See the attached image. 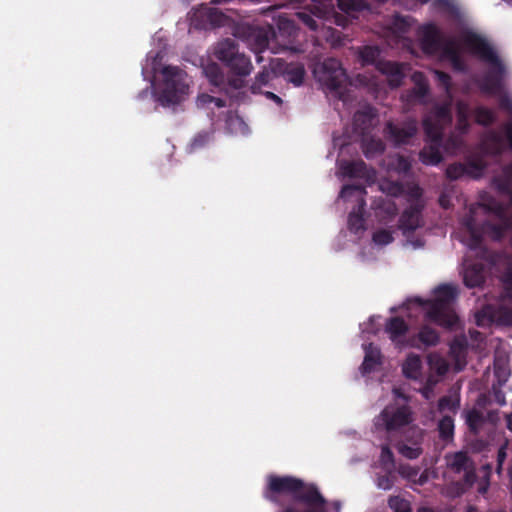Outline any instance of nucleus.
<instances>
[{
	"label": "nucleus",
	"mask_w": 512,
	"mask_h": 512,
	"mask_svg": "<svg viewBox=\"0 0 512 512\" xmlns=\"http://www.w3.org/2000/svg\"><path fill=\"white\" fill-rule=\"evenodd\" d=\"M460 40L471 54L491 65L480 82L481 90L490 95L500 94L503 89L505 66L496 51L485 38L471 30L463 31Z\"/></svg>",
	"instance_id": "obj_1"
},
{
	"label": "nucleus",
	"mask_w": 512,
	"mask_h": 512,
	"mask_svg": "<svg viewBox=\"0 0 512 512\" xmlns=\"http://www.w3.org/2000/svg\"><path fill=\"white\" fill-rule=\"evenodd\" d=\"M452 112L449 104L436 105L424 118L423 128L429 145L419 153L421 162L425 165H438L443 157L442 135L452 124Z\"/></svg>",
	"instance_id": "obj_2"
},
{
	"label": "nucleus",
	"mask_w": 512,
	"mask_h": 512,
	"mask_svg": "<svg viewBox=\"0 0 512 512\" xmlns=\"http://www.w3.org/2000/svg\"><path fill=\"white\" fill-rule=\"evenodd\" d=\"M435 298L422 300L415 298L420 306L426 307L425 319L446 329H453L459 318L453 308V302L457 297L455 287L447 284L438 286L435 291Z\"/></svg>",
	"instance_id": "obj_3"
},
{
	"label": "nucleus",
	"mask_w": 512,
	"mask_h": 512,
	"mask_svg": "<svg viewBox=\"0 0 512 512\" xmlns=\"http://www.w3.org/2000/svg\"><path fill=\"white\" fill-rule=\"evenodd\" d=\"M413 421V412L408 404H389L374 419L378 430H385L390 440L393 434L401 431Z\"/></svg>",
	"instance_id": "obj_4"
},
{
	"label": "nucleus",
	"mask_w": 512,
	"mask_h": 512,
	"mask_svg": "<svg viewBox=\"0 0 512 512\" xmlns=\"http://www.w3.org/2000/svg\"><path fill=\"white\" fill-rule=\"evenodd\" d=\"M163 86L159 95V101L164 106H170L180 102L182 95L186 94L188 85L184 80V72L176 67L167 65L162 71Z\"/></svg>",
	"instance_id": "obj_5"
},
{
	"label": "nucleus",
	"mask_w": 512,
	"mask_h": 512,
	"mask_svg": "<svg viewBox=\"0 0 512 512\" xmlns=\"http://www.w3.org/2000/svg\"><path fill=\"white\" fill-rule=\"evenodd\" d=\"M380 54L381 51L377 46H364L359 52V57L363 65H375L378 71L387 75L392 87L400 86L404 77L400 64L380 60Z\"/></svg>",
	"instance_id": "obj_6"
},
{
	"label": "nucleus",
	"mask_w": 512,
	"mask_h": 512,
	"mask_svg": "<svg viewBox=\"0 0 512 512\" xmlns=\"http://www.w3.org/2000/svg\"><path fill=\"white\" fill-rule=\"evenodd\" d=\"M366 190L361 185H344L340 191L339 197L347 200L356 197L357 209H354L348 216V228L352 233L358 234L365 230V220L363 217L366 201L364 195Z\"/></svg>",
	"instance_id": "obj_7"
},
{
	"label": "nucleus",
	"mask_w": 512,
	"mask_h": 512,
	"mask_svg": "<svg viewBox=\"0 0 512 512\" xmlns=\"http://www.w3.org/2000/svg\"><path fill=\"white\" fill-rule=\"evenodd\" d=\"M246 35V40L251 50L256 54L257 62L262 61V57L260 53L265 51L266 49H270L272 53H280L277 44H275V40L272 34H275V30L272 26L268 25L266 27H253L248 26L244 31Z\"/></svg>",
	"instance_id": "obj_8"
},
{
	"label": "nucleus",
	"mask_w": 512,
	"mask_h": 512,
	"mask_svg": "<svg viewBox=\"0 0 512 512\" xmlns=\"http://www.w3.org/2000/svg\"><path fill=\"white\" fill-rule=\"evenodd\" d=\"M314 73L330 90H339L346 82L347 76L339 60L327 58L315 67Z\"/></svg>",
	"instance_id": "obj_9"
},
{
	"label": "nucleus",
	"mask_w": 512,
	"mask_h": 512,
	"mask_svg": "<svg viewBox=\"0 0 512 512\" xmlns=\"http://www.w3.org/2000/svg\"><path fill=\"white\" fill-rule=\"evenodd\" d=\"M420 47L427 55L443 54L446 43L449 40H455L453 37L446 36L435 24L429 23L423 25L419 31Z\"/></svg>",
	"instance_id": "obj_10"
},
{
	"label": "nucleus",
	"mask_w": 512,
	"mask_h": 512,
	"mask_svg": "<svg viewBox=\"0 0 512 512\" xmlns=\"http://www.w3.org/2000/svg\"><path fill=\"white\" fill-rule=\"evenodd\" d=\"M304 488V482L293 476L271 475L268 478V485L265 497L275 503H278V495L291 494L295 497L297 492Z\"/></svg>",
	"instance_id": "obj_11"
},
{
	"label": "nucleus",
	"mask_w": 512,
	"mask_h": 512,
	"mask_svg": "<svg viewBox=\"0 0 512 512\" xmlns=\"http://www.w3.org/2000/svg\"><path fill=\"white\" fill-rule=\"evenodd\" d=\"M277 28V31H275V34H272V36L280 52L286 50L293 52L298 51L292 46L298 35V27L296 26L295 18L279 17Z\"/></svg>",
	"instance_id": "obj_12"
},
{
	"label": "nucleus",
	"mask_w": 512,
	"mask_h": 512,
	"mask_svg": "<svg viewBox=\"0 0 512 512\" xmlns=\"http://www.w3.org/2000/svg\"><path fill=\"white\" fill-rule=\"evenodd\" d=\"M224 14L216 8L206 5L193 10L190 16V26L196 30H208L222 24Z\"/></svg>",
	"instance_id": "obj_13"
},
{
	"label": "nucleus",
	"mask_w": 512,
	"mask_h": 512,
	"mask_svg": "<svg viewBox=\"0 0 512 512\" xmlns=\"http://www.w3.org/2000/svg\"><path fill=\"white\" fill-rule=\"evenodd\" d=\"M229 71L236 77L228 79V85L233 89H241L245 86L243 77L250 75L253 65L249 57L244 53H239L229 63L225 65Z\"/></svg>",
	"instance_id": "obj_14"
},
{
	"label": "nucleus",
	"mask_w": 512,
	"mask_h": 512,
	"mask_svg": "<svg viewBox=\"0 0 512 512\" xmlns=\"http://www.w3.org/2000/svg\"><path fill=\"white\" fill-rule=\"evenodd\" d=\"M385 132L395 145L407 144L417 132V123L411 120L396 125L390 121L386 124Z\"/></svg>",
	"instance_id": "obj_15"
},
{
	"label": "nucleus",
	"mask_w": 512,
	"mask_h": 512,
	"mask_svg": "<svg viewBox=\"0 0 512 512\" xmlns=\"http://www.w3.org/2000/svg\"><path fill=\"white\" fill-rule=\"evenodd\" d=\"M275 70L278 71L287 82L297 87L302 85L306 75L305 67L300 62L287 63L277 59Z\"/></svg>",
	"instance_id": "obj_16"
},
{
	"label": "nucleus",
	"mask_w": 512,
	"mask_h": 512,
	"mask_svg": "<svg viewBox=\"0 0 512 512\" xmlns=\"http://www.w3.org/2000/svg\"><path fill=\"white\" fill-rule=\"evenodd\" d=\"M447 465L455 473H465V477L469 480L474 477V465L471 458L466 452L459 451L450 456H446Z\"/></svg>",
	"instance_id": "obj_17"
},
{
	"label": "nucleus",
	"mask_w": 512,
	"mask_h": 512,
	"mask_svg": "<svg viewBox=\"0 0 512 512\" xmlns=\"http://www.w3.org/2000/svg\"><path fill=\"white\" fill-rule=\"evenodd\" d=\"M408 330V324L399 316L389 318L385 325V332L389 335L391 341L398 346H402L404 344V339Z\"/></svg>",
	"instance_id": "obj_18"
},
{
	"label": "nucleus",
	"mask_w": 512,
	"mask_h": 512,
	"mask_svg": "<svg viewBox=\"0 0 512 512\" xmlns=\"http://www.w3.org/2000/svg\"><path fill=\"white\" fill-rule=\"evenodd\" d=\"M421 208L418 205H411L405 209L399 219V227L406 232H413L420 226Z\"/></svg>",
	"instance_id": "obj_19"
},
{
	"label": "nucleus",
	"mask_w": 512,
	"mask_h": 512,
	"mask_svg": "<svg viewBox=\"0 0 512 512\" xmlns=\"http://www.w3.org/2000/svg\"><path fill=\"white\" fill-rule=\"evenodd\" d=\"M294 499L311 507L324 506L326 503V500L314 485L308 487L304 485V488L296 493Z\"/></svg>",
	"instance_id": "obj_20"
},
{
	"label": "nucleus",
	"mask_w": 512,
	"mask_h": 512,
	"mask_svg": "<svg viewBox=\"0 0 512 512\" xmlns=\"http://www.w3.org/2000/svg\"><path fill=\"white\" fill-rule=\"evenodd\" d=\"M239 53L237 44L230 38L220 41L215 49L216 58L224 65L229 63Z\"/></svg>",
	"instance_id": "obj_21"
},
{
	"label": "nucleus",
	"mask_w": 512,
	"mask_h": 512,
	"mask_svg": "<svg viewBox=\"0 0 512 512\" xmlns=\"http://www.w3.org/2000/svg\"><path fill=\"white\" fill-rule=\"evenodd\" d=\"M365 356L361 365L362 374H369L381 365V352L372 343L364 345Z\"/></svg>",
	"instance_id": "obj_22"
},
{
	"label": "nucleus",
	"mask_w": 512,
	"mask_h": 512,
	"mask_svg": "<svg viewBox=\"0 0 512 512\" xmlns=\"http://www.w3.org/2000/svg\"><path fill=\"white\" fill-rule=\"evenodd\" d=\"M442 57L449 60L455 70L460 72L466 70V64L460 54L456 40H449L446 43Z\"/></svg>",
	"instance_id": "obj_23"
},
{
	"label": "nucleus",
	"mask_w": 512,
	"mask_h": 512,
	"mask_svg": "<svg viewBox=\"0 0 512 512\" xmlns=\"http://www.w3.org/2000/svg\"><path fill=\"white\" fill-rule=\"evenodd\" d=\"M375 116V111L371 107H366L362 110L357 111L353 117V123L355 128L357 130H361V132L364 133L371 127L372 121Z\"/></svg>",
	"instance_id": "obj_24"
},
{
	"label": "nucleus",
	"mask_w": 512,
	"mask_h": 512,
	"mask_svg": "<svg viewBox=\"0 0 512 512\" xmlns=\"http://www.w3.org/2000/svg\"><path fill=\"white\" fill-rule=\"evenodd\" d=\"M340 169L345 176L362 178L366 175L367 166L363 160L342 161Z\"/></svg>",
	"instance_id": "obj_25"
},
{
	"label": "nucleus",
	"mask_w": 512,
	"mask_h": 512,
	"mask_svg": "<svg viewBox=\"0 0 512 512\" xmlns=\"http://www.w3.org/2000/svg\"><path fill=\"white\" fill-rule=\"evenodd\" d=\"M314 16L318 18L322 17V12L317 7H314V10H304L297 12L294 15L296 22H300L306 27H308L310 30L316 31L318 29V22L314 18Z\"/></svg>",
	"instance_id": "obj_26"
},
{
	"label": "nucleus",
	"mask_w": 512,
	"mask_h": 512,
	"mask_svg": "<svg viewBox=\"0 0 512 512\" xmlns=\"http://www.w3.org/2000/svg\"><path fill=\"white\" fill-rule=\"evenodd\" d=\"M204 74L207 77L210 84L215 87L221 88L226 83V77L222 69L216 63L208 64L204 68Z\"/></svg>",
	"instance_id": "obj_27"
},
{
	"label": "nucleus",
	"mask_w": 512,
	"mask_h": 512,
	"mask_svg": "<svg viewBox=\"0 0 512 512\" xmlns=\"http://www.w3.org/2000/svg\"><path fill=\"white\" fill-rule=\"evenodd\" d=\"M394 447L401 456L410 460L419 458L423 453L422 445L408 444L405 441L395 442Z\"/></svg>",
	"instance_id": "obj_28"
},
{
	"label": "nucleus",
	"mask_w": 512,
	"mask_h": 512,
	"mask_svg": "<svg viewBox=\"0 0 512 512\" xmlns=\"http://www.w3.org/2000/svg\"><path fill=\"white\" fill-rule=\"evenodd\" d=\"M401 438L398 441H405L408 444H416V445H422L423 444V438H424V431L413 425H408L401 431Z\"/></svg>",
	"instance_id": "obj_29"
},
{
	"label": "nucleus",
	"mask_w": 512,
	"mask_h": 512,
	"mask_svg": "<svg viewBox=\"0 0 512 512\" xmlns=\"http://www.w3.org/2000/svg\"><path fill=\"white\" fill-rule=\"evenodd\" d=\"M362 150L365 157L370 159L381 155L385 151V144L379 138L364 139L362 142Z\"/></svg>",
	"instance_id": "obj_30"
},
{
	"label": "nucleus",
	"mask_w": 512,
	"mask_h": 512,
	"mask_svg": "<svg viewBox=\"0 0 512 512\" xmlns=\"http://www.w3.org/2000/svg\"><path fill=\"white\" fill-rule=\"evenodd\" d=\"M421 367L422 362L420 357L416 354H410L402 366V371L405 377L416 379L420 374Z\"/></svg>",
	"instance_id": "obj_31"
},
{
	"label": "nucleus",
	"mask_w": 512,
	"mask_h": 512,
	"mask_svg": "<svg viewBox=\"0 0 512 512\" xmlns=\"http://www.w3.org/2000/svg\"><path fill=\"white\" fill-rule=\"evenodd\" d=\"M498 190L511 197L512 193V162L505 165L502 169V176L495 179Z\"/></svg>",
	"instance_id": "obj_32"
},
{
	"label": "nucleus",
	"mask_w": 512,
	"mask_h": 512,
	"mask_svg": "<svg viewBox=\"0 0 512 512\" xmlns=\"http://www.w3.org/2000/svg\"><path fill=\"white\" fill-rule=\"evenodd\" d=\"M463 135L461 131L459 133H451L447 139L444 140L442 135V147L443 149L450 154H456L459 152L464 145Z\"/></svg>",
	"instance_id": "obj_33"
},
{
	"label": "nucleus",
	"mask_w": 512,
	"mask_h": 512,
	"mask_svg": "<svg viewBox=\"0 0 512 512\" xmlns=\"http://www.w3.org/2000/svg\"><path fill=\"white\" fill-rule=\"evenodd\" d=\"M417 338L426 347L436 346L440 340L438 332L428 325L420 328Z\"/></svg>",
	"instance_id": "obj_34"
},
{
	"label": "nucleus",
	"mask_w": 512,
	"mask_h": 512,
	"mask_svg": "<svg viewBox=\"0 0 512 512\" xmlns=\"http://www.w3.org/2000/svg\"><path fill=\"white\" fill-rule=\"evenodd\" d=\"M336 5L342 12L353 15L355 12L363 11L367 8L364 0H336Z\"/></svg>",
	"instance_id": "obj_35"
},
{
	"label": "nucleus",
	"mask_w": 512,
	"mask_h": 512,
	"mask_svg": "<svg viewBox=\"0 0 512 512\" xmlns=\"http://www.w3.org/2000/svg\"><path fill=\"white\" fill-rule=\"evenodd\" d=\"M469 107L463 102L457 103V126L456 129L466 134L469 129Z\"/></svg>",
	"instance_id": "obj_36"
},
{
	"label": "nucleus",
	"mask_w": 512,
	"mask_h": 512,
	"mask_svg": "<svg viewBox=\"0 0 512 512\" xmlns=\"http://www.w3.org/2000/svg\"><path fill=\"white\" fill-rule=\"evenodd\" d=\"M474 118L482 126H490L496 120L494 111L484 106H478L474 109Z\"/></svg>",
	"instance_id": "obj_37"
},
{
	"label": "nucleus",
	"mask_w": 512,
	"mask_h": 512,
	"mask_svg": "<svg viewBox=\"0 0 512 512\" xmlns=\"http://www.w3.org/2000/svg\"><path fill=\"white\" fill-rule=\"evenodd\" d=\"M271 79H272V72L269 69H267L266 67H264L255 76V79L250 86L251 93H253V94L261 93L262 87L267 86Z\"/></svg>",
	"instance_id": "obj_38"
},
{
	"label": "nucleus",
	"mask_w": 512,
	"mask_h": 512,
	"mask_svg": "<svg viewBox=\"0 0 512 512\" xmlns=\"http://www.w3.org/2000/svg\"><path fill=\"white\" fill-rule=\"evenodd\" d=\"M439 437L442 440H449L454 434V419L451 416H443L438 423Z\"/></svg>",
	"instance_id": "obj_39"
},
{
	"label": "nucleus",
	"mask_w": 512,
	"mask_h": 512,
	"mask_svg": "<svg viewBox=\"0 0 512 512\" xmlns=\"http://www.w3.org/2000/svg\"><path fill=\"white\" fill-rule=\"evenodd\" d=\"M466 423L472 432L477 433L484 423V416L480 411L472 409L466 415Z\"/></svg>",
	"instance_id": "obj_40"
},
{
	"label": "nucleus",
	"mask_w": 512,
	"mask_h": 512,
	"mask_svg": "<svg viewBox=\"0 0 512 512\" xmlns=\"http://www.w3.org/2000/svg\"><path fill=\"white\" fill-rule=\"evenodd\" d=\"M413 80L415 82L414 94L418 98H423L428 95L429 85L424 77V75L420 72H416L413 75Z\"/></svg>",
	"instance_id": "obj_41"
},
{
	"label": "nucleus",
	"mask_w": 512,
	"mask_h": 512,
	"mask_svg": "<svg viewBox=\"0 0 512 512\" xmlns=\"http://www.w3.org/2000/svg\"><path fill=\"white\" fill-rule=\"evenodd\" d=\"M494 375L497 379L498 386H503L510 376L508 364L506 362L495 360Z\"/></svg>",
	"instance_id": "obj_42"
},
{
	"label": "nucleus",
	"mask_w": 512,
	"mask_h": 512,
	"mask_svg": "<svg viewBox=\"0 0 512 512\" xmlns=\"http://www.w3.org/2000/svg\"><path fill=\"white\" fill-rule=\"evenodd\" d=\"M388 505L394 512H412L410 502L400 496L389 497Z\"/></svg>",
	"instance_id": "obj_43"
},
{
	"label": "nucleus",
	"mask_w": 512,
	"mask_h": 512,
	"mask_svg": "<svg viewBox=\"0 0 512 512\" xmlns=\"http://www.w3.org/2000/svg\"><path fill=\"white\" fill-rule=\"evenodd\" d=\"M409 22L408 20L401 15H394L390 22V29L395 34H404L409 30Z\"/></svg>",
	"instance_id": "obj_44"
},
{
	"label": "nucleus",
	"mask_w": 512,
	"mask_h": 512,
	"mask_svg": "<svg viewBox=\"0 0 512 512\" xmlns=\"http://www.w3.org/2000/svg\"><path fill=\"white\" fill-rule=\"evenodd\" d=\"M484 279L480 271L468 269L464 275V283L469 288L480 286Z\"/></svg>",
	"instance_id": "obj_45"
},
{
	"label": "nucleus",
	"mask_w": 512,
	"mask_h": 512,
	"mask_svg": "<svg viewBox=\"0 0 512 512\" xmlns=\"http://www.w3.org/2000/svg\"><path fill=\"white\" fill-rule=\"evenodd\" d=\"M380 463L386 469H391L395 466L394 454L387 444L381 446Z\"/></svg>",
	"instance_id": "obj_46"
},
{
	"label": "nucleus",
	"mask_w": 512,
	"mask_h": 512,
	"mask_svg": "<svg viewBox=\"0 0 512 512\" xmlns=\"http://www.w3.org/2000/svg\"><path fill=\"white\" fill-rule=\"evenodd\" d=\"M467 173V167L462 163H453L446 168V177L450 180H457Z\"/></svg>",
	"instance_id": "obj_47"
},
{
	"label": "nucleus",
	"mask_w": 512,
	"mask_h": 512,
	"mask_svg": "<svg viewBox=\"0 0 512 512\" xmlns=\"http://www.w3.org/2000/svg\"><path fill=\"white\" fill-rule=\"evenodd\" d=\"M459 407V400L452 398L451 396H443L438 401V410L440 412L451 411L456 413Z\"/></svg>",
	"instance_id": "obj_48"
},
{
	"label": "nucleus",
	"mask_w": 512,
	"mask_h": 512,
	"mask_svg": "<svg viewBox=\"0 0 512 512\" xmlns=\"http://www.w3.org/2000/svg\"><path fill=\"white\" fill-rule=\"evenodd\" d=\"M372 239L377 245H387L394 240L392 233L386 229L374 232Z\"/></svg>",
	"instance_id": "obj_49"
},
{
	"label": "nucleus",
	"mask_w": 512,
	"mask_h": 512,
	"mask_svg": "<svg viewBox=\"0 0 512 512\" xmlns=\"http://www.w3.org/2000/svg\"><path fill=\"white\" fill-rule=\"evenodd\" d=\"M462 224L467 229V231L470 233L474 242L478 243L480 241V237L477 235L474 217L471 214L465 216L462 220Z\"/></svg>",
	"instance_id": "obj_50"
},
{
	"label": "nucleus",
	"mask_w": 512,
	"mask_h": 512,
	"mask_svg": "<svg viewBox=\"0 0 512 512\" xmlns=\"http://www.w3.org/2000/svg\"><path fill=\"white\" fill-rule=\"evenodd\" d=\"M434 75L438 85L442 87L446 92H449L452 86L450 75L439 70L434 71Z\"/></svg>",
	"instance_id": "obj_51"
},
{
	"label": "nucleus",
	"mask_w": 512,
	"mask_h": 512,
	"mask_svg": "<svg viewBox=\"0 0 512 512\" xmlns=\"http://www.w3.org/2000/svg\"><path fill=\"white\" fill-rule=\"evenodd\" d=\"M502 282L504 285L502 297L506 299L508 296H512V267L504 273Z\"/></svg>",
	"instance_id": "obj_52"
},
{
	"label": "nucleus",
	"mask_w": 512,
	"mask_h": 512,
	"mask_svg": "<svg viewBox=\"0 0 512 512\" xmlns=\"http://www.w3.org/2000/svg\"><path fill=\"white\" fill-rule=\"evenodd\" d=\"M209 141H210L209 133H199L194 137V139L192 140V142L190 144L191 150H196V149L202 148L206 144H208Z\"/></svg>",
	"instance_id": "obj_53"
},
{
	"label": "nucleus",
	"mask_w": 512,
	"mask_h": 512,
	"mask_svg": "<svg viewBox=\"0 0 512 512\" xmlns=\"http://www.w3.org/2000/svg\"><path fill=\"white\" fill-rule=\"evenodd\" d=\"M394 481L392 477L388 474L379 476L377 479V486L384 490H389L392 488Z\"/></svg>",
	"instance_id": "obj_54"
},
{
	"label": "nucleus",
	"mask_w": 512,
	"mask_h": 512,
	"mask_svg": "<svg viewBox=\"0 0 512 512\" xmlns=\"http://www.w3.org/2000/svg\"><path fill=\"white\" fill-rule=\"evenodd\" d=\"M499 107H500V109H502V110L506 111L507 113H509L510 115H512V99L508 95H506V94L500 95Z\"/></svg>",
	"instance_id": "obj_55"
},
{
	"label": "nucleus",
	"mask_w": 512,
	"mask_h": 512,
	"mask_svg": "<svg viewBox=\"0 0 512 512\" xmlns=\"http://www.w3.org/2000/svg\"><path fill=\"white\" fill-rule=\"evenodd\" d=\"M492 390L494 401L498 405L504 406L506 404V398L504 392L501 390V386L496 387V385L493 384Z\"/></svg>",
	"instance_id": "obj_56"
},
{
	"label": "nucleus",
	"mask_w": 512,
	"mask_h": 512,
	"mask_svg": "<svg viewBox=\"0 0 512 512\" xmlns=\"http://www.w3.org/2000/svg\"><path fill=\"white\" fill-rule=\"evenodd\" d=\"M500 318L504 324L512 325V309H503Z\"/></svg>",
	"instance_id": "obj_57"
},
{
	"label": "nucleus",
	"mask_w": 512,
	"mask_h": 512,
	"mask_svg": "<svg viewBox=\"0 0 512 512\" xmlns=\"http://www.w3.org/2000/svg\"><path fill=\"white\" fill-rule=\"evenodd\" d=\"M420 391H421L422 396L426 400H430L433 397L434 389H433V385L430 383H427Z\"/></svg>",
	"instance_id": "obj_58"
},
{
	"label": "nucleus",
	"mask_w": 512,
	"mask_h": 512,
	"mask_svg": "<svg viewBox=\"0 0 512 512\" xmlns=\"http://www.w3.org/2000/svg\"><path fill=\"white\" fill-rule=\"evenodd\" d=\"M507 228H508L507 223H503V224H499V225H493L492 231L495 233V235L498 238H500L505 234Z\"/></svg>",
	"instance_id": "obj_59"
},
{
	"label": "nucleus",
	"mask_w": 512,
	"mask_h": 512,
	"mask_svg": "<svg viewBox=\"0 0 512 512\" xmlns=\"http://www.w3.org/2000/svg\"><path fill=\"white\" fill-rule=\"evenodd\" d=\"M505 137L509 144V148L512 150V123H506L504 125Z\"/></svg>",
	"instance_id": "obj_60"
},
{
	"label": "nucleus",
	"mask_w": 512,
	"mask_h": 512,
	"mask_svg": "<svg viewBox=\"0 0 512 512\" xmlns=\"http://www.w3.org/2000/svg\"><path fill=\"white\" fill-rule=\"evenodd\" d=\"M212 101H213V96H211L209 94H201L198 97V104L201 106H206V105L212 104Z\"/></svg>",
	"instance_id": "obj_61"
},
{
	"label": "nucleus",
	"mask_w": 512,
	"mask_h": 512,
	"mask_svg": "<svg viewBox=\"0 0 512 512\" xmlns=\"http://www.w3.org/2000/svg\"><path fill=\"white\" fill-rule=\"evenodd\" d=\"M265 96L268 99H270V100L274 101L275 103H277L278 105L282 104V102H283L282 99L278 95L274 94L273 92H269V91L265 92Z\"/></svg>",
	"instance_id": "obj_62"
},
{
	"label": "nucleus",
	"mask_w": 512,
	"mask_h": 512,
	"mask_svg": "<svg viewBox=\"0 0 512 512\" xmlns=\"http://www.w3.org/2000/svg\"><path fill=\"white\" fill-rule=\"evenodd\" d=\"M212 104H214L218 108H222V107L226 106V101L224 99H222V98H218V97H214L213 96Z\"/></svg>",
	"instance_id": "obj_63"
},
{
	"label": "nucleus",
	"mask_w": 512,
	"mask_h": 512,
	"mask_svg": "<svg viewBox=\"0 0 512 512\" xmlns=\"http://www.w3.org/2000/svg\"><path fill=\"white\" fill-rule=\"evenodd\" d=\"M417 512H439V511H436L430 507H420L417 509Z\"/></svg>",
	"instance_id": "obj_64"
}]
</instances>
